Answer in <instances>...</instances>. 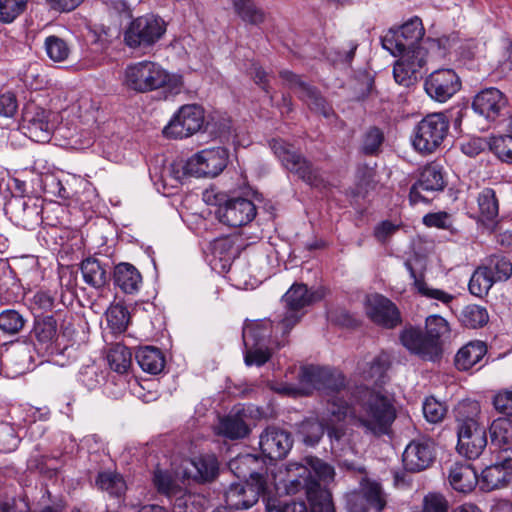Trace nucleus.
Instances as JSON below:
<instances>
[{"label": "nucleus", "instance_id": "nucleus-1", "mask_svg": "<svg viewBox=\"0 0 512 512\" xmlns=\"http://www.w3.org/2000/svg\"><path fill=\"white\" fill-rule=\"evenodd\" d=\"M326 413L324 427L331 443L341 442L346 435V428L340 423L347 421L366 434L382 437L391 432L397 418L394 397L365 384L347 391L346 397L330 398Z\"/></svg>", "mask_w": 512, "mask_h": 512}, {"label": "nucleus", "instance_id": "nucleus-2", "mask_svg": "<svg viewBox=\"0 0 512 512\" xmlns=\"http://www.w3.org/2000/svg\"><path fill=\"white\" fill-rule=\"evenodd\" d=\"M450 333L448 322L439 315H430L425 321V332L411 324L399 333V341L410 354L425 361H436L442 355V337Z\"/></svg>", "mask_w": 512, "mask_h": 512}, {"label": "nucleus", "instance_id": "nucleus-3", "mask_svg": "<svg viewBox=\"0 0 512 512\" xmlns=\"http://www.w3.org/2000/svg\"><path fill=\"white\" fill-rule=\"evenodd\" d=\"M480 406L476 401H463L455 409L457 451L467 459H477L487 447V429L479 422Z\"/></svg>", "mask_w": 512, "mask_h": 512}, {"label": "nucleus", "instance_id": "nucleus-4", "mask_svg": "<svg viewBox=\"0 0 512 512\" xmlns=\"http://www.w3.org/2000/svg\"><path fill=\"white\" fill-rule=\"evenodd\" d=\"M206 202L217 206L215 211L216 218L223 224L238 228L252 222L257 214L255 204L248 199L235 193H215L206 192Z\"/></svg>", "mask_w": 512, "mask_h": 512}, {"label": "nucleus", "instance_id": "nucleus-5", "mask_svg": "<svg viewBox=\"0 0 512 512\" xmlns=\"http://www.w3.org/2000/svg\"><path fill=\"white\" fill-rule=\"evenodd\" d=\"M288 471L295 472V477L286 484L288 494H297L303 490L311 512H335L330 492L311 475L307 466L293 463L289 465Z\"/></svg>", "mask_w": 512, "mask_h": 512}, {"label": "nucleus", "instance_id": "nucleus-6", "mask_svg": "<svg viewBox=\"0 0 512 512\" xmlns=\"http://www.w3.org/2000/svg\"><path fill=\"white\" fill-rule=\"evenodd\" d=\"M325 295L326 289L324 287L309 290L307 285L303 283L293 284L282 297L286 312L276 325L277 329H281L282 336H288L290 331L301 321L305 314L303 311L305 307L321 301Z\"/></svg>", "mask_w": 512, "mask_h": 512}, {"label": "nucleus", "instance_id": "nucleus-7", "mask_svg": "<svg viewBox=\"0 0 512 512\" xmlns=\"http://www.w3.org/2000/svg\"><path fill=\"white\" fill-rule=\"evenodd\" d=\"M170 74L158 63L143 60L129 64L124 70L122 85L135 93H148L171 86Z\"/></svg>", "mask_w": 512, "mask_h": 512}, {"label": "nucleus", "instance_id": "nucleus-8", "mask_svg": "<svg viewBox=\"0 0 512 512\" xmlns=\"http://www.w3.org/2000/svg\"><path fill=\"white\" fill-rule=\"evenodd\" d=\"M269 147L279 159L283 167L311 187H320L324 180L310 160L303 156L295 147L282 138H273Z\"/></svg>", "mask_w": 512, "mask_h": 512}, {"label": "nucleus", "instance_id": "nucleus-9", "mask_svg": "<svg viewBox=\"0 0 512 512\" xmlns=\"http://www.w3.org/2000/svg\"><path fill=\"white\" fill-rule=\"evenodd\" d=\"M166 27V22L158 15L139 16L124 30L123 42L128 48L145 53L164 36Z\"/></svg>", "mask_w": 512, "mask_h": 512}, {"label": "nucleus", "instance_id": "nucleus-10", "mask_svg": "<svg viewBox=\"0 0 512 512\" xmlns=\"http://www.w3.org/2000/svg\"><path fill=\"white\" fill-rule=\"evenodd\" d=\"M298 379L301 384L312 387L331 396V398L336 396L346 397L347 391L356 386L348 387L344 373L337 368L328 366H303L300 369Z\"/></svg>", "mask_w": 512, "mask_h": 512}, {"label": "nucleus", "instance_id": "nucleus-11", "mask_svg": "<svg viewBox=\"0 0 512 512\" xmlns=\"http://www.w3.org/2000/svg\"><path fill=\"white\" fill-rule=\"evenodd\" d=\"M450 121L442 112L430 113L417 123L414 128L412 144L422 154L435 152L446 139Z\"/></svg>", "mask_w": 512, "mask_h": 512}, {"label": "nucleus", "instance_id": "nucleus-12", "mask_svg": "<svg viewBox=\"0 0 512 512\" xmlns=\"http://www.w3.org/2000/svg\"><path fill=\"white\" fill-rule=\"evenodd\" d=\"M424 34L425 29L421 19L414 17L397 29L391 28L382 37L381 43L384 49L388 50L393 56H397L398 54L424 49L420 45Z\"/></svg>", "mask_w": 512, "mask_h": 512}, {"label": "nucleus", "instance_id": "nucleus-13", "mask_svg": "<svg viewBox=\"0 0 512 512\" xmlns=\"http://www.w3.org/2000/svg\"><path fill=\"white\" fill-rule=\"evenodd\" d=\"M388 504L387 493L380 482L364 476L359 481L357 490L347 494L346 509L348 512H383Z\"/></svg>", "mask_w": 512, "mask_h": 512}, {"label": "nucleus", "instance_id": "nucleus-14", "mask_svg": "<svg viewBox=\"0 0 512 512\" xmlns=\"http://www.w3.org/2000/svg\"><path fill=\"white\" fill-rule=\"evenodd\" d=\"M228 163V150L224 147L205 149L191 158L183 166L184 175L196 177H215Z\"/></svg>", "mask_w": 512, "mask_h": 512}, {"label": "nucleus", "instance_id": "nucleus-15", "mask_svg": "<svg viewBox=\"0 0 512 512\" xmlns=\"http://www.w3.org/2000/svg\"><path fill=\"white\" fill-rule=\"evenodd\" d=\"M204 124V110L197 104L182 106L164 127L167 138H187L201 130Z\"/></svg>", "mask_w": 512, "mask_h": 512}, {"label": "nucleus", "instance_id": "nucleus-16", "mask_svg": "<svg viewBox=\"0 0 512 512\" xmlns=\"http://www.w3.org/2000/svg\"><path fill=\"white\" fill-rule=\"evenodd\" d=\"M242 337L245 347L261 346L268 340L269 344L280 349L289 343L288 336L283 337L281 329H277L270 319L246 321Z\"/></svg>", "mask_w": 512, "mask_h": 512}, {"label": "nucleus", "instance_id": "nucleus-17", "mask_svg": "<svg viewBox=\"0 0 512 512\" xmlns=\"http://www.w3.org/2000/svg\"><path fill=\"white\" fill-rule=\"evenodd\" d=\"M367 317L375 325L392 330L402 324V314L397 305L386 296L375 293L365 300Z\"/></svg>", "mask_w": 512, "mask_h": 512}, {"label": "nucleus", "instance_id": "nucleus-18", "mask_svg": "<svg viewBox=\"0 0 512 512\" xmlns=\"http://www.w3.org/2000/svg\"><path fill=\"white\" fill-rule=\"evenodd\" d=\"M436 460V445L431 438L412 440L402 454L405 471L419 473L429 469Z\"/></svg>", "mask_w": 512, "mask_h": 512}, {"label": "nucleus", "instance_id": "nucleus-19", "mask_svg": "<svg viewBox=\"0 0 512 512\" xmlns=\"http://www.w3.org/2000/svg\"><path fill=\"white\" fill-rule=\"evenodd\" d=\"M268 489V484L259 482L231 483L224 494L226 506L231 510H248L259 501L260 496L267 498Z\"/></svg>", "mask_w": 512, "mask_h": 512}, {"label": "nucleus", "instance_id": "nucleus-20", "mask_svg": "<svg viewBox=\"0 0 512 512\" xmlns=\"http://www.w3.org/2000/svg\"><path fill=\"white\" fill-rule=\"evenodd\" d=\"M50 116V111L29 102L22 110V128L27 130L29 137L35 142L45 143L49 141L53 130Z\"/></svg>", "mask_w": 512, "mask_h": 512}, {"label": "nucleus", "instance_id": "nucleus-21", "mask_svg": "<svg viewBox=\"0 0 512 512\" xmlns=\"http://www.w3.org/2000/svg\"><path fill=\"white\" fill-rule=\"evenodd\" d=\"M293 446L291 432L275 425L267 426L259 436L262 454L270 460H282Z\"/></svg>", "mask_w": 512, "mask_h": 512}, {"label": "nucleus", "instance_id": "nucleus-22", "mask_svg": "<svg viewBox=\"0 0 512 512\" xmlns=\"http://www.w3.org/2000/svg\"><path fill=\"white\" fill-rule=\"evenodd\" d=\"M424 89L433 100L443 103L461 89V80L452 69H438L426 78Z\"/></svg>", "mask_w": 512, "mask_h": 512}, {"label": "nucleus", "instance_id": "nucleus-23", "mask_svg": "<svg viewBox=\"0 0 512 512\" xmlns=\"http://www.w3.org/2000/svg\"><path fill=\"white\" fill-rule=\"evenodd\" d=\"M446 186L442 167L435 163L427 164L420 172L418 180L411 186L409 192V200L411 204L418 202H428L427 196L422 192L432 193L443 191Z\"/></svg>", "mask_w": 512, "mask_h": 512}, {"label": "nucleus", "instance_id": "nucleus-24", "mask_svg": "<svg viewBox=\"0 0 512 512\" xmlns=\"http://www.w3.org/2000/svg\"><path fill=\"white\" fill-rule=\"evenodd\" d=\"M229 470L239 479L249 483H267V468L260 456L239 454L228 462Z\"/></svg>", "mask_w": 512, "mask_h": 512}, {"label": "nucleus", "instance_id": "nucleus-25", "mask_svg": "<svg viewBox=\"0 0 512 512\" xmlns=\"http://www.w3.org/2000/svg\"><path fill=\"white\" fill-rule=\"evenodd\" d=\"M397 56H400V58L394 64V79L398 84L410 87L417 82L418 73L426 64V50L418 49Z\"/></svg>", "mask_w": 512, "mask_h": 512}, {"label": "nucleus", "instance_id": "nucleus-26", "mask_svg": "<svg viewBox=\"0 0 512 512\" xmlns=\"http://www.w3.org/2000/svg\"><path fill=\"white\" fill-rule=\"evenodd\" d=\"M6 212L15 225L27 230L34 229L42 222V206L37 200L15 198L9 202Z\"/></svg>", "mask_w": 512, "mask_h": 512}, {"label": "nucleus", "instance_id": "nucleus-27", "mask_svg": "<svg viewBox=\"0 0 512 512\" xmlns=\"http://www.w3.org/2000/svg\"><path fill=\"white\" fill-rule=\"evenodd\" d=\"M508 100L497 88L481 90L473 99L472 108L487 120L494 121L506 109Z\"/></svg>", "mask_w": 512, "mask_h": 512}, {"label": "nucleus", "instance_id": "nucleus-28", "mask_svg": "<svg viewBox=\"0 0 512 512\" xmlns=\"http://www.w3.org/2000/svg\"><path fill=\"white\" fill-rule=\"evenodd\" d=\"M248 410L241 406L232 408L229 414L224 416L218 425V433L231 440L242 439L251 432L246 422Z\"/></svg>", "mask_w": 512, "mask_h": 512}, {"label": "nucleus", "instance_id": "nucleus-29", "mask_svg": "<svg viewBox=\"0 0 512 512\" xmlns=\"http://www.w3.org/2000/svg\"><path fill=\"white\" fill-rule=\"evenodd\" d=\"M84 282L97 290L103 289L111 280V266L94 256H89L79 264Z\"/></svg>", "mask_w": 512, "mask_h": 512}, {"label": "nucleus", "instance_id": "nucleus-30", "mask_svg": "<svg viewBox=\"0 0 512 512\" xmlns=\"http://www.w3.org/2000/svg\"><path fill=\"white\" fill-rule=\"evenodd\" d=\"M114 285L125 294H135L142 284V275L132 264L121 262L113 270Z\"/></svg>", "mask_w": 512, "mask_h": 512}, {"label": "nucleus", "instance_id": "nucleus-31", "mask_svg": "<svg viewBox=\"0 0 512 512\" xmlns=\"http://www.w3.org/2000/svg\"><path fill=\"white\" fill-rule=\"evenodd\" d=\"M449 482L456 491L470 492L478 482L477 472L470 464L455 463L449 472Z\"/></svg>", "mask_w": 512, "mask_h": 512}, {"label": "nucleus", "instance_id": "nucleus-32", "mask_svg": "<svg viewBox=\"0 0 512 512\" xmlns=\"http://www.w3.org/2000/svg\"><path fill=\"white\" fill-rule=\"evenodd\" d=\"M487 354V346L482 341L470 342L463 346L455 356V366L466 371L479 364Z\"/></svg>", "mask_w": 512, "mask_h": 512}, {"label": "nucleus", "instance_id": "nucleus-33", "mask_svg": "<svg viewBox=\"0 0 512 512\" xmlns=\"http://www.w3.org/2000/svg\"><path fill=\"white\" fill-rule=\"evenodd\" d=\"M298 439L307 447H315L319 444L325 433L324 419L316 417L305 418L296 424L295 430Z\"/></svg>", "mask_w": 512, "mask_h": 512}, {"label": "nucleus", "instance_id": "nucleus-34", "mask_svg": "<svg viewBox=\"0 0 512 512\" xmlns=\"http://www.w3.org/2000/svg\"><path fill=\"white\" fill-rule=\"evenodd\" d=\"M135 359L144 372L156 375L165 367V356L155 346L139 347L135 352Z\"/></svg>", "mask_w": 512, "mask_h": 512}, {"label": "nucleus", "instance_id": "nucleus-35", "mask_svg": "<svg viewBox=\"0 0 512 512\" xmlns=\"http://www.w3.org/2000/svg\"><path fill=\"white\" fill-rule=\"evenodd\" d=\"M481 266L494 283L505 282L512 276V262L502 254L487 256Z\"/></svg>", "mask_w": 512, "mask_h": 512}, {"label": "nucleus", "instance_id": "nucleus-36", "mask_svg": "<svg viewBox=\"0 0 512 512\" xmlns=\"http://www.w3.org/2000/svg\"><path fill=\"white\" fill-rule=\"evenodd\" d=\"M236 15L246 24L260 26L267 19V12L255 0H233Z\"/></svg>", "mask_w": 512, "mask_h": 512}, {"label": "nucleus", "instance_id": "nucleus-37", "mask_svg": "<svg viewBox=\"0 0 512 512\" xmlns=\"http://www.w3.org/2000/svg\"><path fill=\"white\" fill-rule=\"evenodd\" d=\"M385 142L384 131L378 126H369L361 135L358 152L366 157H377Z\"/></svg>", "mask_w": 512, "mask_h": 512}, {"label": "nucleus", "instance_id": "nucleus-38", "mask_svg": "<svg viewBox=\"0 0 512 512\" xmlns=\"http://www.w3.org/2000/svg\"><path fill=\"white\" fill-rule=\"evenodd\" d=\"M27 323V315L16 309H5L0 312V330L5 335L20 334L26 328Z\"/></svg>", "mask_w": 512, "mask_h": 512}, {"label": "nucleus", "instance_id": "nucleus-39", "mask_svg": "<svg viewBox=\"0 0 512 512\" xmlns=\"http://www.w3.org/2000/svg\"><path fill=\"white\" fill-rule=\"evenodd\" d=\"M299 99L304 101L311 111L323 115L326 118L334 114L332 105L315 86L310 85L306 88L305 92L299 95Z\"/></svg>", "mask_w": 512, "mask_h": 512}, {"label": "nucleus", "instance_id": "nucleus-40", "mask_svg": "<svg viewBox=\"0 0 512 512\" xmlns=\"http://www.w3.org/2000/svg\"><path fill=\"white\" fill-rule=\"evenodd\" d=\"M196 469L194 479L199 483L212 482L219 473V462L215 455H201L193 461Z\"/></svg>", "mask_w": 512, "mask_h": 512}, {"label": "nucleus", "instance_id": "nucleus-41", "mask_svg": "<svg viewBox=\"0 0 512 512\" xmlns=\"http://www.w3.org/2000/svg\"><path fill=\"white\" fill-rule=\"evenodd\" d=\"M511 472L497 462L486 467L481 473L482 485L487 490H495L507 485Z\"/></svg>", "mask_w": 512, "mask_h": 512}, {"label": "nucleus", "instance_id": "nucleus-42", "mask_svg": "<svg viewBox=\"0 0 512 512\" xmlns=\"http://www.w3.org/2000/svg\"><path fill=\"white\" fill-rule=\"evenodd\" d=\"M391 367L389 354L381 352L373 358L366 371V378L374 382L375 386L382 387L388 380L387 372Z\"/></svg>", "mask_w": 512, "mask_h": 512}, {"label": "nucleus", "instance_id": "nucleus-43", "mask_svg": "<svg viewBox=\"0 0 512 512\" xmlns=\"http://www.w3.org/2000/svg\"><path fill=\"white\" fill-rule=\"evenodd\" d=\"M491 445L508 446L512 441V420L508 417L495 419L489 427Z\"/></svg>", "mask_w": 512, "mask_h": 512}, {"label": "nucleus", "instance_id": "nucleus-44", "mask_svg": "<svg viewBox=\"0 0 512 512\" xmlns=\"http://www.w3.org/2000/svg\"><path fill=\"white\" fill-rule=\"evenodd\" d=\"M96 486L106 491L110 496L121 497L126 491V483L122 475L115 472H100L96 480Z\"/></svg>", "mask_w": 512, "mask_h": 512}, {"label": "nucleus", "instance_id": "nucleus-45", "mask_svg": "<svg viewBox=\"0 0 512 512\" xmlns=\"http://www.w3.org/2000/svg\"><path fill=\"white\" fill-rule=\"evenodd\" d=\"M33 332L41 344H52L57 339V321L52 315L36 316Z\"/></svg>", "mask_w": 512, "mask_h": 512}, {"label": "nucleus", "instance_id": "nucleus-46", "mask_svg": "<svg viewBox=\"0 0 512 512\" xmlns=\"http://www.w3.org/2000/svg\"><path fill=\"white\" fill-rule=\"evenodd\" d=\"M110 368L120 374L126 373L132 363V353L128 347L117 343L112 346L107 354Z\"/></svg>", "mask_w": 512, "mask_h": 512}, {"label": "nucleus", "instance_id": "nucleus-47", "mask_svg": "<svg viewBox=\"0 0 512 512\" xmlns=\"http://www.w3.org/2000/svg\"><path fill=\"white\" fill-rule=\"evenodd\" d=\"M480 219L482 222H492L498 216L499 205L496 193L492 188H484L478 196Z\"/></svg>", "mask_w": 512, "mask_h": 512}, {"label": "nucleus", "instance_id": "nucleus-48", "mask_svg": "<svg viewBox=\"0 0 512 512\" xmlns=\"http://www.w3.org/2000/svg\"><path fill=\"white\" fill-rule=\"evenodd\" d=\"M406 266L410 272V276L414 279V286L420 295L429 299L438 300L445 305H448L455 299L454 295L449 294L444 290L430 288L423 279L417 277L416 271L410 263L407 262Z\"/></svg>", "mask_w": 512, "mask_h": 512}, {"label": "nucleus", "instance_id": "nucleus-49", "mask_svg": "<svg viewBox=\"0 0 512 512\" xmlns=\"http://www.w3.org/2000/svg\"><path fill=\"white\" fill-rule=\"evenodd\" d=\"M459 320L463 326L476 329L488 323L489 315L485 307L469 304L463 308Z\"/></svg>", "mask_w": 512, "mask_h": 512}, {"label": "nucleus", "instance_id": "nucleus-50", "mask_svg": "<svg viewBox=\"0 0 512 512\" xmlns=\"http://www.w3.org/2000/svg\"><path fill=\"white\" fill-rule=\"evenodd\" d=\"M491 152L502 162L512 164V133L493 135L488 141Z\"/></svg>", "mask_w": 512, "mask_h": 512}, {"label": "nucleus", "instance_id": "nucleus-51", "mask_svg": "<svg viewBox=\"0 0 512 512\" xmlns=\"http://www.w3.org/2000/svg\"><path fill=\"white\" fill-rule=\"evenodd\" d=\"M301 464L309 468V471H311V475L319 483L320 481L329 482L334 479V467L318 457L307 456L303 459V463Z\"/></svg>", "mask_w": 512, "mask_h": 512}, {"label": "nucleus", "instance_id": "nucleus-52", "mask_svg": "<svg viewBox=\"0 0 512 512\" xmlns=\"http://www.w3.org/2000/svg\"><path fill=\"white\" fill-rule=\"evenodd\" d=\"M47 56L54 62H63L70 55L68 43L61 37L50 35L44 41Z\"/></svg>", "mask_w": 512, "mask_h": 512}, {"label": "nucleus", "instance_id": "nucleus-53", "mask_svg": "<svg viewBox=\"0 0 512 512\" xmlns=\"http://www.w3.org/2000/svg\"><path fill=\"white\" fill-rule=\"evenodd\" d=\"M493 284V280L480 265L473 272L468 284V289L472 295L483 298L488 294Z\"/></svg>", "mask_w": 512, "mask_h": 512}, {"label": "nucleus", "instance_id": "nucleus-54", "mask_svg": "<svg viewBox=\"0 0 512 512\" xmlns=\"http://www.w3.org/2000/svg\"><path fill=\"white\" fill-rule=\"evenodd\" d=\"M107 322L114 333H123L129 324L130 315L121 304L112 305L107 311Z\"/></svg>", "mask_w": 512, "mask_h": 512}, {"label": "nucleus", "instance_id": "nucleus-55", "mask_svg": "<svg viewBox=\"0 0 512 512\" xmlns=\"http://www.w3.org/2000/svg\"><path fill=\"white\" fill-rule=\"evenodd\" d=\"M29 0H0V22L12 23L27 8Z\"/></svg>", "mask_w": 512, "mask_h": 512}, {"label": "nucleus", "instance_id": "nucleus-56", "mask_svg": "<svg viewBox=\"0 0 512 512\" xmlns=\"http://www.w3.org/2000/svg\"><path fill=\"white\" fill-rule=\"evenodd\" d=\"M20 442L15 427L7 422L0 423V452L9 453L14 451Z\"/></svg>", "mask_w": 512, "mask_h": 512}, {"label": "nucleus", "instance_id": "nucleus-57", "mask_svg": "<svg viewBox=\"0 0 512 512\" xmlns=\"http://www.w3.org/2000/svg\"><path fill=\"white\" fill-rule=\"evenodd\" d=\"M447 413V407L433 396L427 397L423 403V414L430 423L443 421Z\"/></svg>", "mask_w": 512, "mask_h": 512}, {"label": "nucleus", "instance_id": "nucleus-58", "mask_svg": "<svg viewBox=\"0 0 512 512\" xmlns=\"http://www.w3.org/2000/svg\"><path fill=\"white\" fill-rule=\"evenodd\" d=\"M265 512H307L304 502H282L277 498H264Z\"/></svg>", "mask_w": 512, "mask_h": 512}, {"label": "nucleus", "instance_id": "nucleus-59", "mask_svg": "<svg viewBox=\"0 0 512 512\" xmlns=\"http://www.w3.org/2000/svg\"><path fill=\"white\" fill-rule=\"evenodd\" d=\"M400 228L401 225L394 224L390 220H384L374 227L373 236L381 245H387Z\"/></svg>", "mask_w": 512, "mask_h": 512}, {"label": "nucleus", "instance_id": "nucleus-60", "mask_svg": "<svg viewBox=\"0 0 512 512\" xmlns=\"http://www.w3.org/2000/svg\"><path fill=\"white\" fill-rule=\"evenodd\" d=\"M271 358V353L268 348L262 349L261 347H245L244 361L247 366L256 365L258 367L264 365Z\"/></svg>", "mask_w": 512, "mask_h": 512}, {"label": "nucleus", "instance_id": "nucleus-61", "mask_svg": "<svg viewBox=\"0 0 512 512\" xmlns=\"http://www.w3.org/2000/svg\"><path fill=\"white\" fill-rule=\"evenodd\" d=\"M423 224L427 227L449 230L452 226L451 215L445 211L428 213L423 217Z\"/></svg>", "mask_w": 512, "mask_h": 512}, {"label": "nucleus", "instance_id": "nucleus-62", "mask_svg": "<svg viewBox=\"0 0 512 512\" xmlns=\"http://www.w3.org/2000/svg\"><path fill=\"white\" fill-rule=\"evenodd\" d=\"M493 405L499 413L508 418L512 417V391L505 390L496 394L493 398Z\"/></svg>", "mask_w": 512, "mask_h": 512}, {"label": "nucleus", "instance_id": "nucleus-63", "mask_svg": "<svg viewBox=\"0 0 512 512\" xmlns=\"http://www.w3.org/2000/svg\"><path fill=\"white\" fill-rule=\"evenodd\" d=\"M113 35L109 27L100 26L93 31L92 44L97 46V51H105L113 41Z\"/></svg>", "mask_w": 512, "mask_h": 512}, {"label": "nucleus", "instance_id": "nucleus-64", "mask_svg": "<svg viewBox=\"0 0 512 512\" xmlns=\"http://www.w3.org/2000/svg\"><path fill=\"white\" fill-rule=\"evenodd\" d=\"M279 76L288 84L290 89H293L297 95H302L306 88L310 86L307 82L303 81L301 76L289 70H282Z\"/></svg>", "mask_w": 512, "mask_h": 512}]
</instances>
